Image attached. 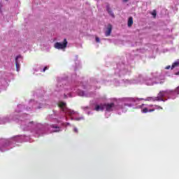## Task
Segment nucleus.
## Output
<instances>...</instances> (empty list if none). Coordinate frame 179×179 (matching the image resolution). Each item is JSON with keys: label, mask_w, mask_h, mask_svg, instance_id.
<instances>
[{"label": "nucleus", "mask_w": 179, "mask_h": 179, "mask_svg": "<svg viewBox=\"0 0 179 179\" xmlns=\"http://www.w3.org/2000/svg\"><path fill=\"white\" fill-rule=\"evenodd\" d=\"M166 96H169V92L167 91H161L158 94V96L153 99V98L150 97L149 98L150 100H153V101H164V97H166Z\"/></svg>", "instance_id": "nucleus-1"}, {"label": "nucleus", "mask_w": 179, "mask_h": 179, "mask_svg": "<svg viewBox=\"0 0 179 179\" xmlns=\"http://www.w3.org/2000/svg\"><path fill=\"white\" fill-rule=\"evenodd\" d=\"M66 45H68V41H66V38H64L62 43L57 42L55 43L54 47L57 50H65V48H66Z\"/></svg>", "instance_id": "nucleus-2"}, {"label": "nucleus", "mask_w": 179, "mask_h": 179, "mask_svg": "<svg viewBox=\"0 0 179 179\" xmlns=\"http://www.w3.org/2000/svg\"><path fill=\"white\" fill-rule=\"evenodd\" d=\"M111 31H113V25L111 24H108L106 31H105V35L106 37L111 36Z\"/></svg>", "instance_id": "nucleus-3"}, {"label": "nucleus", "mask_w": 179, "mask_h": 179, "mask_svg": "<svg viewBox=\"0 0 179 179\" xmlns=\"http://www.w3.org/2000/svg\"><path fill=\"white\" fill-rule=\"evenodd\" d=\"M22 58V56H17L15 58V66L16 71L19 72V69H20V63L19 62V59Z\"/></svg>", "instance_id": "nucleus-4"}, {"label": "nucleus", "mask_w": 179, "mask_h": 179, "mask_svg": "<svg viewBox=\"0 0 179 179\" xmlns=\"http://www.w3.org/2000/svg\"><path fill=\"white\" fill-rule=\"evenodd\" d=\"M103 107H106V111H113V108L114 107V103L105 104L103 105Z\"/></svg>", "instance_id": "nucleus-5"}, {"label": "nucleus", "mask_w": 179, "mask_h": 179, "mask_svg": "<svg viewBox=\"0 0 179 179\" xmlns=\"http://www.w3.org/2000/svg\"><path fill=\"white\" fill-rule=\"evenodd\" d=\"M95 111H103L104 105H96L94 108Z\"/></svg>", "instance_id": "nucleus-6"}, {"label": "nucleus", "mask_w": 179, "mask_h": 179, "mask_svg": "<svg viewBox=\"0 0 179 179\" xmlns=\"http://www.w3.org/2000/svg\"><path fill=\"white\" fill-rule=\"evenodd\" d=\"M132 24H134V17H129L127 21L128 27H132Z\"/></svg>", "instance_id": "nucleus-7"}, {"label": "nucleus", "mask_w": 179, "mask_h": 179, "mask_svg": "<svg viewBox=\"0 0 179 179\" xmlns=\"http://www.w3.org/2000/svg\"><path fill=\"white\" fill-rule=\"evenodd\" d=\"M106 10L108 11V13L112 17H115V15H114V13L111 10V8H110V6H106Z\"/></svg>", "instance_id": "nucleus-8"}, {"label": "nucleus", "mask_w": 179, "mask_h": 179, "mask_svg": "<svg viewBox=\"0 0 179 179\" xmlns=\"http://www.w3.org/2000/svg\"><path fill=\"white\" fill-rule=\"evenodd\" d=\"M179 66V61H176L175 62L172 66H171V69H174V68H176V66Z\"/></svg>", "instance_id": "nucleus-9"}, {"label": "nucleus", "mask_w": 179, "mask_h": 179, "mask_svg": "<svg viewBox=\"0 0 179 179\" xmlns=\"http://www.w3.org/2000/svg\"><path fill=\"white\" fill-rule=\"evenodd\" d=\"M65 106H66V103H65L64 102H60L59 104V107H60L61 108H63V107H65Z\"/></svg>", "instance_id": "nucleus-10"}, {"label": "nucleus", "mask_w": 179, "mask_h": 179, "mask_svg": "<svg viewBox=\"0 0 179 179\" xmlns=\"http://www.w3.org/2000/svg\"><path fill=\"white\" fill-rule=\"evenodd\" d=\"M155 110H163V108L160 106L155 105Z\"/></svg>", "instance_id": "nucleus-11"}, {"label": "nucleus", "mask_w": 179, "mask_h": 179, "mask_svg": "<svg viewBox=\"0 0 179 179\" xmlns=\"http://www.w3.org/2000/svg\"><path fill=\"white\" fill-rule=\"evenodd\" d=\"M142 113H149V109H148V108H143V110H141Z\"/></svg>", "instance_id": "nucleus-12"}, {"label": "nucleus", "mask_w": 179, "mask_h": 179, "mask_svg": "<svg viewBox=\"0 0 179 179\" xmlns=\"http://www.w3.org/2000/svg\"><path fill=\"white\" fill-rule=\"evenodd\" d=\"M152 15L154 17H156V15H157V13H156V10H154L152 11Z\"/></svg>", "instance_id": "nucleus-13"}, {"label": "nucleus", "mask_w": 179, "mask_h": 179, "mask_svg": "<svg viewBox=\"0 0 179 179\" xmlns=\"http://www.w3.org/2000/svg\"><path fill=\"white\" fill-rule=\"evenodd\" d=\"M79 96H85V92H83V91H80L79 93H78Z\"/></svg>", "instance_id": "nucleus-14"}, {"label": "nucleus", "mask_w": 179, "mask_h": 179, "mask_svg": "<svg viewBox=\"0 0 179 179\" xmlns=\"http://www.w3.org/2000/svg\"><path fill=\"white\" fill-rule=\"evenodd\" d=\"M95 40H96V43H100V38L96 37Z\"/></svg>", "instance_id": "nucleus-15"}, {"label": "nucleus", "mask_w": 179, "mask_h": 179, "mask_svg": "<svg viewBox=\"0 0 179 179\" xmlns=\"http://www.w3.org/2000/svg\"><path fill=\"white\" fill-rule=\"evenodd\" d=\"M47 69H48V67L45 66L43 70V72H45V71H47Z\"/></svg>", "instance_id": "nucleus-16"}, {"label": "nucleus", "mask_w": 179, "mask_h": 179, "mask_svg": "<svg viewBox=\"0 0 179 179\" xmlns=\"http://www.w3.org/2000/svg\"><path fill=\"white\" fill-rule=\"evenodd\" d=\"M155 108H153V109H150L149 110H148V112L149 113H153V111H155Z\"/></svg>", "instance_id": "nucleus-17"}, {"label": "nucleus", "mask_w": 179, "mask_h": 179, "mask_svg": "<svg viewBox=\"0 0 179 179\" xmlns=\"http://www.w3.org/2000/svg\"><path fill=\"white\" fill-rule=\"evenodd\" d=\"M73 131L76 132V134H78V129L75 127Z\"/></svg>", "instance_id": "nucleus-18"}, {"label": "nucleus", "mask_w": 179, "mask_h": 179, "mask_svg": "<svg viewBox=\"0 0 179 179\" xmlns=\"http://www.w3.org/2000/svg\"><path fill=\"white\" fill-rule=\"evenodd\" d=\"M52 128H56V129H59V127H57V126H55V125H52Z\"/></svg>", "instance_id": "nucleus-19"}, {"label": "nucleus", "mask_w": 179, "mask_h": 179, "mask_svg": "<svg viewBox=\"0 0 179 179\" xmlns=\"http://www.w3.org/2000/svg\"><path fill=\"white\" fill-rule=\"evenodd\" d=\"M67 98L68 96L66 94H64V99H67Z\"/></svg>", "instance_id": "nucleus-20"}, {"label": "nucleus", "mask_w": 179, "mask_h": 179, "mask_svg": "<svg viewBox=\"0 0 179 179\" xmlns=\"http://www.w3.org/2000/svg\"><path fill=\"white\" fill-rule=\"evenodd\" d=\"M169 68H170V66H167V67H166V69H169Z\"/></svg>", "instance_id": "nucleus-21"}, {"label": "nucleus", "mask_w": 179, "mask_h": 179, "mask_svg": "<svg viewBox=\"0 0 179 179\" xmlns=\"http://www.w3.org/2000/svg\"><path fill=\"white\" fill-rule=\"evenodd\" d=\"M59 130H56V131H55V132H59Z\"/></svg>", "instance_id": "nucleus-22"}, {"label": "nucleus", "mask_w": 179, "mask_h": 179, "mask_svg": "<svg viewBox=\"0 0 179 179\" xmlns=\"http://www.w3.org/2000/svg\"><path fill=\"white\" fill-rule=\"evenodd\" d=\"M86 108H89V107H86Z\"/></svg>", "instance_id": "nucleus-23"}, {"label": "nucleus", "mask_w": 179, "mask_h": 179, "mask_svg": "<svg viewBox=\"0 0 179 179\" xmlns=\"http://www.w3.org/2000/svg\"><path fill=\"white\" fill-rule=\"evenodd\" d=\"M124 1H128V0H124Z\"/></svg>", "instance_id": "nucleus-24"}]
</instances>
